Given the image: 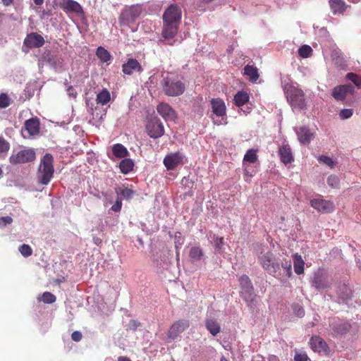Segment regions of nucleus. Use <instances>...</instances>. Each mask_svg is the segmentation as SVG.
I'll use <instances>...</instances> for the list:
<instances>
[{
	"label": "nucleus",
	"mask_w": 361,
	"mask_h": 361,
	"mask_svg": "<svg viewBox=\"0 0 361 361\" xmlns=\"http://www.w3.org/2000/svg\"><path fill=\"white\" fill-rule=\"evenodd\" d=\"M182 12L177 4L170 5L163 14L162 36L164 39H173L177 34Z\"/></svg>",
	"instance_id": "f257e3e1"
},
{
	"label": "nucleus",
	"mask_w": 361,
	"mask_h": 361,
	"mask_svg": "<svg viewBox=\"0 0 361 361\" xmlns=\"http://www.w3.org/2000/svg\"><path fill=\"white\" fill-rule=\"evenodd\" d=\"M162 92L168 97H178L185 91V84L177 75L168 73L160 81Z\"/></svg>",
	"instance_id": "f03ea898"
},
{
	"label": "nucleus",
	"mask_w": 361,
	"mask_h": 361,
	"mask_svg": "<svg viewBox=\"0 0 361 361\" xmlns=\"http://www.w3.org/2000/svg\"><path fill=\"white\" fill-rule=\"evenodd\" d=\"M259 264L270 275L279 277L280 274V263L276 260V255L270 250L260 252L258 257Z\"/></svg>",
	"instance_id": "7ed1b4c3"
},
{
	"label": "nucleus",
	"mask_w": 361,
	"mask_h": 361,
	"mask_svg": "<svg viewBox=\"0 0 361 361\" xmlns=\"http://www.w3.org/2000/svg\"><path fill=\"white\" fill-rule=\"evenodd\" d=\"M51 154H46L41 160L37 171V180L42 185H47L53 177L54 169Z\"/></svg>",
	"instance_id": "20e7f679"
},
{
	"label": "nucleus",
	"mask_w": 361,
	"mask_h": 361,
	"mask_svg": "<svg viewBox=\"0 0 361 361\" xmlns=\"http://www.w3.org/2000/svg\"><path fill=\"white\" fill-rule=\"evenodd\" d=\"M35 159V151L32 148H25L18 152L13 151L9 157V162L12 165H19L32 162Z\"/></svg>",
	"instance_id": "39448f33"
},
{
	"label": "nucleus",
	"mask_w": 361,
	"mask_h": 361,
	"mask_svg": "<svg viewBox=\"0 0 361 361\" xmlns=\"http://www.w3.org/2000/svg\"><path fill=\"white\" fill-rule=\"evenodd\" d=\"M241 287L240 295L247 302L253 304L256 302V295L254 293V288L250 278L243 274L239 278Z\"/></svg>",
	"instance_id": "423d86ee"
},
{
	"label": "nucleus",
	"mask_w": 361,
	"mask_h": 361,
	"mask_svg": "<svg viewBox=\"0 0 361 361\" xmlns=\"http://www.w3.org/2000/svg\"><path fill=\"white\" fill-rule=\"evenodd\" d=\"M142 12L141 6L133 5L124 8L119 16V23L121 25H126L133 23L137 18Z\"/></svg>",
	"instance_id": "0eeeda50"
},
{
	"label": "nucleus",
	"mask_w": 361,
	"mask_h": 361,
	"mask_svg": "<svg viewBox=\"0 0 361 361\" xmlns=\"http://www.w3.org/2000/svg\"><path fill=\"white\" fill-rule=\"evenodd\" d=\"M146 131L150 137L157 139L164 135V128L162 123L157 117H152L147 121Z\"/></svg>",
	"instance_id": "6e6552de"
},
{
	"label": "nucleus",
	"mask_w": 361,
	"mask_h": 361,
	"mask_svg": "<svg viewBox=\"0 0 361 361\" xmlns=\"http://www.w3.org/2000/svg\"><path fill=\"white\" fill-rule=\"evenodd\" d=\"M56 6L66 13H73L78 15L84 13L81 5L74 0H54Z\"/></svg>",
	"instance_id": "1a4fd4ad"
},
{
	"label": "nucleus",
	"mask_w": 361,
	"mask_h": 361,
	"mask_svg": "<svg viewBox=\"0 0 361 361\" xmlns=\"http://www.w3.org/2000/svg\"><path fill=\"white\" fill-rule=\"evenodd\" d=\"M183 154L179 151L171 152L166 155L163 164L168 171H171L183 164Z\"/></svg>",
	"instance_id": "9d476101"
},
{
	"label": "nucleus",
	"mask_w": 361,
	"mask_h": 361,
	"mask_svg": "<svg viewBox=\"0 0 361 361\" xmlns=\"http://www.w3.org/2000/svg\"><path fill=\"white\" fill-rule=\"evenodd\" d=\"M190 326V322L188 319H179L176 321L170 326L168 331V337L174 340L180 334L183 332Z\"/></svg>",
	"instance_id": "9b49d317"
},
{
	"label": "nucleus",
	"mask_w": 361,
	"mask_h": 361,
	"mask_svg": "<svg viewBox=\"0 0 361 361\" xmlns=\"http://www.w3.org/2000/svg\"><path fill=\"white\" fill-rule=\"evenodd\" d=\"M310 205L322 213H330L334 210V204L332 201L321 198L313 199L310 201Z\"/></svg>",
	"instance_id": "f8f14e48"
},
{
	"label": "nucleus",
	"mask_w": 361,
	"mask_h": 361,
	"mask_svg": "<svg viewBox=\"0 0 361 361\" xmlns=\"http://www.w3.org/2000/svg\"><path fill=\"white\" fill-rule=\"evenodd\" d=\"M354 87L352 85H338L333 89L332 96L337 101L344 100L348 94H353Z\"/></svg>",
	"instance_id": "ddd939ff"
},
{
	"label": "nucleus",
	"mask_w": 361,
	"mask_h": 361,
	"mask_svg": "<svg viewBox=\"0 0 361 361\" xmlns=\"http://www.w3.org/2000/svg\"><path fill=\"white\" fill-rule=\"evenodd\" d=\"M44 39L37 32H31L24 39V45L27 48H39L44 44Z\"/></svg>",
	"instance_id": "4468645a"
},
{
	"label": "nucleus",
	"mask_w": 361,
	"mask_h": 361,
	"mask_svg": "<svg viewBox=\"0 0 361 361\" xmlns=\"http://www.w3.org/2000/svg\"><path fill=\"white\" fill-rule=\"evenodd\" d=\"M291 105L302 109L305 107V94L301 90L294 88L290 92Z\"/></svg>",
	"instance_id": "2eb2a0df"
},
{
	"label": "nucleus",
	"mask_w": 361,
	"mask_h": 361,
	"mask_svg": "<svg viewBox=\"0 0 361 361\" xmlns=\"http://www.w3.org/2000/svg\"><path fill=\"white\" fill-rule=\"evenodd\" d=\"M312 285L317 290H324L329 288L331 283L329 281L328 277L323 274L322 271H318L314 274L312 280Z\"/></svg>",
	"instance_id": "dca6fc26"
},
{
	"label": "nucleus",
	"mask_w": 361,
	"mask_h": 361,
	"mask_svg": "<svg viewBox=\"0 0 361 361\" xmlns=\"http://www.w3.org/2000/svg\"><path fill=\"white\" fill-rule=\"evenodd\" d=\"M310 345L311 348L317 353H324L328 354L329 347L325 341L320 336H312L310 340Z\"/></svg>",
	"instance_id": "f3484780"
},
{
	"label": "nucleus",
	"mask_w": 361,
	"mask_h": 361,
	"mask_svg": "<svg viewBox=\"0 0 361 361\" xmlns=\"http://www.w3.org/2000/svg\"><path fill=\"white\" fill-rule=\"evenodd\" d=\"M143 71L141 64L135 59H128L122 65V71L124 74L130 75L135 72L140 73Z\"/></svg>",
	"instance_id": "a211bd4d"
},
{
	"label": "nucleus",
	"mask_w": 361,
	"mask_h": 361,
	"mask_svg": "<svg viewBox=\"0 0 361 361\" xmlns=\"http://www.w3.org/2000/svg\"><path fill=\"white\" fill-rule=\"evenodd\" d=\"M157 112L165 120L173 121L176 118L175 110L167 103L161 102L157 107Z\"/></svg>",
	"instance_id": "6ab92c4d"
},
{
	"label": "nucleus",
	"mask_w": 361,
	"mask_h": 361,
	"mask_svg": "<svg viewBox=\"0 0 361 361\" xmlns=\"http://www.w3.org/2000/svg\"><path fill=\"white\" fill-rule=\"evenodd\" d=\"M333 334L334 336H342L349 332L351 324L348 322L339 321L331 324Z\"/></svg>",
	"instance_id": "aec40b11"
},
{
	"label": "nucleus",
	"mask_w": 361,
	"mask_h": 361,
	"mask_svg": "<svg viewBox=\"0 0 361 361\" xmlns=\"http://www.w3.org/2000/svg\"><path fill=\"white\" fill-rule=\"evenodd\" d=\"M211 105L213 113L217 116L226 115V107L225 102L220 98H213L211 100Z\"/></svg>",
	"instance_id": "412c9836"
},
{
	"label": "nucleus",
	"mask_w": 361,
	"mask_h": 361,
	"mask_svg": "<svg viewBox=\"0 0 361 361\" xmlns=\"http://www.w3.org/2000/svg\"><path fill=\"white\" fill-rule=\"evenodd\" d=\"M279 154L281 161L285 164H290L294 160L291 148L288 144L283 145L279 148Z\"/></svg>",
	"instance_id": "4be33fe9"
},
{
	"label": "nucleus",
	"mask_w": 361,
	"mask_h": 361,
	"mask_svg": "<svg viewBox=\"0 0 361 361\" xmlns=\"http://www.w3.org/2000/svg\"><path fill=\"white\" fill-rule=\"evenodd\" d=\"M298 140L303 145L309 144L314 137V134L310 132L307 127L302 126L296 130Z\"/></svg>",
	"instance_id": "5701e85b"
},
{
	"label": "nucleus",
	"mask_w": 361,
	"mask_h": 361,
	"mask_svg": "<svg viewBox=\"0 0 361 361\" xmlns=\"http://www.w3.org/2000/svg\"><path fill=\"white\" fill-rule=\"evenodd\" d=\"M25 128L30 135H35L39 133V121L37 118H32L25 122Z\"/></svg>",
	"instance_id": "b1692460"
},
{
	"label": "nucleus",
	"mask_w": 361,
	"mask_h": 361,
	"mask_svg": "<svg viewBox=\"0 0 361 361\" xmlns=\"http://www.w3.org/2000/svg\"><path fill=\"white\" fill-rule=\"evenodd\" d=\"M330 8L334 14L343 13L346 9V4L343 0H329Z\"/></svg>",
	"instance_id": "393cba45"
},
{
	"label": "nucleus",
	"mask_w": 361,
	"mask_h": 361,
	"mask_svg": "<svg viewBox=\"0 0 361 361\" xmlns=\"http://www.w3.org/2000/svg\"><path fill=\"white\" fill-rule=\"evenodd\" d=\"M244 74L249 78L252 82H255L259 77L258 69L255 66L249 64L245 66Z\"/></svg>",
	"instance_id": "a878e982"
},
{
	"label": "nucleus",
	"mask_w": 361,
	"mask_h": 361,
	"mask_svg": "<svg viewBox=\"0 0 361 361\" xmlns=\"http://www.w3.org/2000/svg\"><path fill=\"white\" fill-rule=\"evenodd\" d=\"M293 259L295 272L298 275L303 274L305 262L302 256L296 253L293 255Z\"/></svg>",
	"instance_id": "bb28decb"
},
{
	"label": "nucleus",
	"mask_w": 361,
	"mask_h": 361,
	"mask_svg": "<svg viewBox=\"0 0 361 361\" xmlns=\"http://www.w3.org/2000/svg\"><path fill=\"white\" fill-rule=\"evenodd\" d=\"M250 96L245 91H239L234 96V104L237 106H242L249 102Z\"/></svg>",
	"instance_id": "cd10ccee"
},
{
	"label": "nucleus",
	"mask_w": 361,
	"mask_h": 361,
	"mask_svg": "<svg viewBox=\"0 0 361 361\" xmlns=\"http://www.w3.org/2000/svg\"><path fill=\"white\" fill-rule=\"evenodd\" d=\"M96 55L98 59L103 63H108L112 59L110 53L103 47H99L97 49Z\"/></svg>",
	"instance_id": "c85d7f7f"
},
{
	"label": "nucleus",
	"mask_w": 361,
	"mask_h": 361,
	"mask_svg": "<svg viewBox=\"0 0 361 361\" xmlns=\"http://www.w3.org/2000/svg\"><path fill=\"white\" fill-rule=\"evenodd\" d=\"M207 329L212 334L216 336L221 331V326L219 324L213 319H207L205 324Z\"/></svg>",
	"instance_id": "c756f323"
},
{
	"label": "nucleus",
	"mask_w": 361,
	"mask_h": 361,
	"mask_svg": "<svg viewBox=\"0 0 361 361\" xmlns=\"http://www.w3.org/2000/svg\"><path fill=\"white\" fill-rule=\"evenodd\" d=\"M112 152L114 155L117 158H124L128 156V151L121 144H115L113 146Z\"/></svg>",
	"instance_id": "7c9ffc66"
},
{
	"label": "nucleus",
	"mask_w": 361,
	"mask_h": 361,
	"mask_svg": "<svg viewBox=\"0 0 361 361\" xmlns=\"http://www.w3.org/2000/svg\"><path fill=\"white\" fill-rule=\"evenodd\" d=\"M134 163L130 159H123L119 164V168L123 174H127L133 169Z\"/></svg>",
	"instance_id": "2f4dec72"
},
{
	"label": "nucleus",
	"mask_w": 361,
	"mask_h": 361,
	"mask_svg": "<svg viewBox=\"0 0 361 361\" xmlns=\"http://www.w3.org/2000/svg\"><path fill=\"white\" fill-rule=\"evenodd\" d=\"M257 152V149H248L244 156L243 164H247L255 163L258 159Z\"/></svg>",
	"instance_id": "473e14b6"
},
{
	"label": "nucleus",
	"mask_w": 361,
	"mask_h": 361,
	"mask_svg": "<svg viewBox=\"0 0 361 361\" xmlns=\"http://www.w3.org/2000/svg\"><path fill=\"white\" fill-rule=\"evenodd\" d=\"M110 99L111 95L109 92L106 89H103L99 94H97L96 101L97 104L105 105L110 101Z\"/></svg>",
	"instance_id": "72a5a7b5"
},
{
	"label": "nucleus",
	"mask_w": 361,
	"mask_h": 361,
	"mask_svg": "<svg viewBox=\"0 0 361 361\" xmlns=\"http://www.w3.org/2000/svg\"><path fill=\"white\" fill-rule=\"evenodd\" d=\"M37 300L46 304H51L56 302V297L50 292H44L37 297Z\"/></svg>",
	"instance_id": "f704fd0d"
},
{
	"label": "nucleus",
	"mask_w": 361,
	"mask_h": 361,
	"mask_svg": "<svg viewBox=\"0 0 361 361\" xmlns=\"http://www.w3.org/2000/svg\"><path fill=\"white\" fill-rule=\"evenodd\" d=\"M116 193L125 200H130L135 195V191L128 188H119L116 190Z\"/></svg>",
	"instance_id": "c9c22d12"
},
{
	"label": "nucleus",
	"mask_w": 361,
	"mask_h": 361,
	"mask_svg": "<svg viewBox=\"0 0 361 361\" xmlns=\"http://www.w3.org/2000/svg\"><path fill=\"white\" fill-rule=\"evenodd\" d=\"M189 256L191 259L199 261L203 256V251L199 247H192L190 250Z\"/></svg>",
	"instance_id": "e433bc0d"
},
{
	"label": "nucleus",
	"mask_w": 361,
	"mask_h": 361,
	"mask_svg": "<svg viewBox=\"0 0 361 361\" xmlns=\"http://www.w3.org/2000/svg\"><path fill=\"white\" fill-rule=\"evenodd\" d=\"M281 267L283 269L286 276L290 278L293 274L291 261L284 259V260L281 262L280 267Z\"/></svg>",
	"instance_id": "4c0bfd02"
},
{
	"label": "nucleus",
	"mask_w": 361,
	"mask_h": 361,
	"mask_svg": "<svg viewBox=\"0 0 361 361\" xmlns=\"http://www.w3.org/2000/svg\"><path fill=\"white\" fill-rule=\"evenodd\" d=\"M312 49L309 45H302L298 49V54L302 58H307L311 56Z\"/></svg>",
	"instance_id": "58836bf2"
},
{
	"label": "nucleus",
	"mask_w": 361,
	"mask_h": 361,
	"mask_svg": "<svg viewBox=\"0 0 361 361\" xmlns=\"http://www.w3.org/2000/svg\"><path fill=\"white\" fill-rule=\"evenodd\" d=\"M243 166L245 180L250 181V178L254 176L255 171L253 169H250L247 164H243Z\"/></svg>",
	"instance_id": "ea45409f"
},
{
	"label": "nucleus",
	"mask_w": 361,
	"mask_h": 361,
	"mask_svg": "<svg viewBox=\"0 0 361 361\" xmlns=\"http://www.w3.org/2000/svg\"><path fill=\"white\" fill-rule=\"evenodd\" d=\"M346 78L352 81L357 87H361V76L353 73H348Z\"/></svg>",
	"instance_id": "a19ab883"
},
{
	"label": "nucleus",
	"mask_w": 361,
	"mask_h": 361,
	"mask_svg": "<svg viewBox=\"0 0 361 361\" xmlns=\"http://www.w3.org/2000/svg\"><path fill=\"white\" fill-rule=\"evenodd\" d=\"M19 251L21 253V255L25 257H27L32 255V249L29 245L23 244L19 247Z\"/></svg>",
	"instance_id": "79ce46f5"
},
{
	"label": "nucleus",
	"mask_w": 361,
	"mask_h": 361,
	"mask_svg": "<svg viewBox=\"0 0 361 361\" xmlns=\"http://www.w3.org/2000/svg\"><path fill=\"white\" fill-rule=\"evenodd\" d=\"M327 183L331 188H338L339 186V178L334 175H331L327 178Z\"/></svg>",
	"instance_id": "37998d69"
},
{
	"label": "nucleus",
	"mask_w": 361,
	"mask_h": 361,
	"mask_svg": "<svg viewBox=\"0 0 361 361\" xmlns=\"http://www.w3.org/2000/svg\"><path fill=\"white\" fill-rule=\"evenodd\" d=\"M10 149V144L4 138L0 137V154L7 152Z\"/></svg>",
	"instance_id": "c03bdc74"
},
{
	"label": "nucleus",
	"mask_w": 361,
	"mask_h": 361,
	"mask_svg": "<svg viewBox=\"0 0 361 361\" xmlns=\"http://www.w3.org/2000/svg\"><path fill=\"white\" fill-rule=\"evenodd\" d=\"M318 161L331 167L334 166V162L332 159L325 155L319 156L318 157Z\"/></svg>",
	"instance_id": "a18cd8bd"
},
{
	"label": "nucleus",
	"mask_w": 361,
	"mask_h": 361,
	"mask_svg": "<svg viewBox=\"0 0 361 361\" xmlns=\"http://www.w3.org/2000/svg\"><path fill=\"white\" fill-rule=\"evenodd\" d=\"M10 105V98L6 94H0V108H6Z\"/></svg>",
	"instance_id": "49530a36"
},
{
	"label": "nucleus",
	"mask_w": 361,
	"mask_h": 361,
	"mask_svg": "<svg viewBox=\"0 0 361 361\" xmlns=\"http://www.w3.org/2000/svg\"><path fill=\"white\" fill-rule=\"evenodd\" d=\"M353 111L351 109H342L339 113V116L341 119H348L353 116Z\"/></svg>",
	"instance_id": "de8ad7c7"
},
{
	"label": "nucleus",
	"mask_w": 361,
	"mask_h": 361,
	"mask_svg": "<svg viewBox=\"0 0 361 361\" xmlns=\"http://www.w3.org/2000/svg\"><path fill=\"white\" fill-rule=\"evenodd\" d=\"M122 207V199L120 197H118L116 200L115 203L111 207V210L114 212H119Z\"/></svg>",
	"instance_id": "09e8293b"
},
{
	"label": "nucleus",
	"mask_w": 361,
	"mask_h": 361,
	"mask_svg": "<svg viewBox=\"0 0 361 361\" xmlns=\"http://www.w3.org/2000/svg\"><path fill=\"white\" fill-rule=\"evenodd\" d=\"M13 219L11 216H2L0 217V227L4 228L7 225L12 224Z\"/></svg>",
	"instance_id": "8fccbe9b"
},
{
	"label": "nucleus",
	"mask_w": 361,
	"mask_h": 361,
	"mask_svg": "<svg viewBox=\"0 0 361 361\" xmlns=\"http://www.w3.org/2000/svg\"><path fill=\"white\" fill-rule=\"evenodd\" d=\"M223 245H224V238L223 237H216L214 239V246H215V248L218 250V252L221 251Z\"/></svg>",
	"instance_id": "3c124183"
},
{
	"label": "nucleus",
	"mask_w": 361,
	"mask_h": 361,
	"mask_svg": "<svg viewBox=\"0 0 361 361\" xmlns=\"http://www.w3.org/2000/svg\"><path fill=\"white\" fill-rule=\"evenodd\" d=\"M308 357L305 353H296L294 357L295 361H307Z\"/></svg>",
	"instance_id": "603ef678"
},
{
	"label": "nucleus",
	"mask_w": 361,
	"mask_h": 361,
	"mask_svg": "<svg viewBox=\"0 0 361 361\" xmlns=\"http://www.w3.org/2000/svg\"><path fill=\"white\" fill-rule=\"evenodd\" d=\"M293 311L295 314L299 317H302L305 315V310L300 305H295L293 307Z\"/></svg>",
	"instance_id": "864d4df0"
},
{
	"label": "nucleus",
	"mask_w": 361,
	"mask_h": 361,
	"mask_svg": "<svg viewBox=\"0 0 361 361\" xmlns=\"http://www.w3.org/2000/svg\"><path fill=\"white\" fill-rule=\"evenodd\" d=\"M140 323L137 320L131 319L128 323V329L133 331H135L138 326H140Z\"/></svg>",
	"instance_id": "5fc2aeb1"
},
{
	"label": "nucleus",
	"mask_w": 361,
	"mask_h": 361,
	"mask_svg": "<svg viewBox=\"0 0 361 361\" xmlns=\"http://www.w3.org/2000/svg\"><path fill=\"white\" fill-rule=\"evenodd\" d=\"M82 338V335L81 332L75 331H73L71 334V338L73 341L75 342H79Z\"/></svg>",
	"instance_id": "6e6d98bb"
},
{
	"label": "nucleus",
	"mask_w": 361,
	"mask_h": 361,
	"mask_svg": "<svg viewBox=\"0 0 361 361\" xmlns=\"http://www.w3.org/2000/svg\"><path fill=\"white\" fill-rule=\"evenodd\" d=\"M13 0H1V2L4 6H8L13 3Z\"/></svg>",
	"instance_id": "4d7b16f0"
},
{
	"label": "nucleus",
	"mask_w": 361,
	"mask_h": 361,
	"mask_svg": "<svg viewBox=\"0 0 361 361\" xmlns=\"http://www.w3.org/2000/svg\"><path fill=\"white\" fill-rule=\"evenodd\" d=\"M44 0H33L34 3L37 6H41L43 4Z\"/></svg>",
	"instance_id": "13d9d810"
},
{
	"label": "nucleus",
	"mask_w": 361,
	"mask_h": 361,
	"mask_svg": "<svg viewBox=\"0 0 361 361\" xmlns=\"http://www.w3.org/2000/svg\"><path fill=\"white\" fill-rule=\"evenodd\" d=\"M118 361H131L129 358L126 357H119Z\"/></svg>",
	"instance_id": "bf43d9fd"
},
{
	"label": "nucleus",
	"mask_w": 361,
	"mask_h": 361,
	"mask_svg": "<svg viewBox=\"0 0 361 361\" xmlns=\"http://www.w3.org/2000/svg\"><path fill=\"white\" fill-rule=\"evenodd\" d=\"M4 16V14L2 13H0V24L2 23V18Z\"/></svg>",
	"instance_id": "052dcab7"
},
{
	"label": "nucleus",
	"mask_w": 361,
	"mask_h": 361,
	"mask_svg": "<svg viewBox=\"0 0 361 361\" xmlns=\"http://www.w3.org/2000/svg\"><path fill=\"white\" fill-rule=\"evenodd\" d=\"M220 361H228L225 357L222 356Z\"/></svg>",
	"instance_id": "680f3d73"
}]
</instances>
